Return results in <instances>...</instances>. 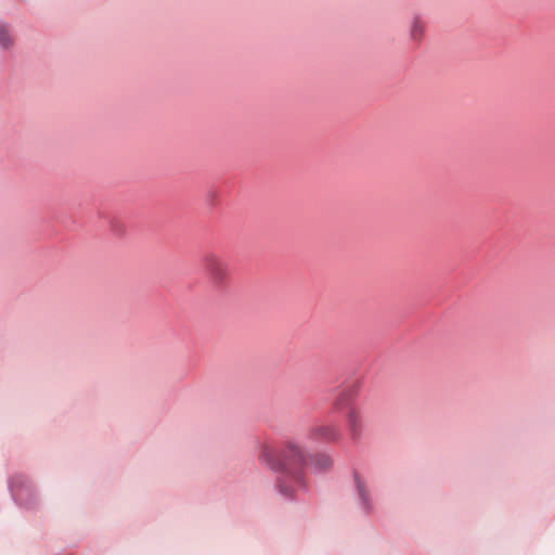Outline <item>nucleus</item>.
I'll list each match as a JSON object with an SVG mask.
<instances>
[{
  "label": "nucleus",
  "instance_id": "1",
  "mask_svg": "<svg viewBox=\"0 0 555 555\" xmlns=\"http://www.w3.org/2000/svg\"><path fill=\"white\" fill-rule=\"evenodd\" d=\"M203 266L207 278L214 286H223L229 280V266L221 256L215 253L205 254Z\"/></svg>",
  "mask_w": 555,
  "mask_h": 555
},
{
  "label": "nucleus",
  "instance_id": "2",
  "mask_svg": "<svg viewBox=\"0 0 555 555\" xmlns=\"http://www.w3.org/2000/svg\"><path fill=\"white\" fill-rule=\"evenodd\" d=\"M281 456L283 461L281 465L284 469H287L288 466H299L305 461L302 450L294 441L285 443L284 448L281 450Z\"/></svg>",
  "mask_w": 555,
  "mask_h": 555
},
{
  "label": "nucleus",
  "instance_id": "3",
  "mask_svg": "<svg viewBox=\"0 0 555 555\" xmlns=\"http://www.w3.org/2000/svg\"><path fill=\"white\" fill-rule=\"evenodd\" d=\"M346 422L349 435L352 439H358L363 429V422L360 411L356 406H350L346 415Z\"/></svg>",
  "mask_w": 555,
  "mask_h": 555
},
{
  "label": "nucleus",
  "instance_id": "4",
  "mask_svg": "<svg viewBox=\"0 0 555 555\" xmlns=\"http://www.w3.org/2000/svg\"><path fill=\"white\" fill-rule=\"evenodd\" d=\"M310 433L312 437L326 441H337L340 438L338 426L332 424L314 426Z\"/></svg>",
  "mask_w": 555,
  "mask_h": 555
},
{
  "label": "nucleus",
  "instance_id": "5",
  "mask_svg": "<svg viewBox=\"0 0 555 555\" xmlns=\"http://www.w3.org/2000/svg\"><path fill=\"white\" fill-rule=\"evenodd\" d=\"M424 30H425L424 23L420 18L415 17L412 21L411 28H410L411 38L415 41L421 40V38L424 34Z\"/></svg>",
  "mask_w": 555,
  "mask_h": 555
},
{
  "label": "nucleus",
  "instance_id": "6",
  "mask_svg": "<svg viewBox=\"0 0 555 555\" xmlns=\"http://www.w3.org/2000/svg\"><path fill=\"white\" fill-rule=\"evenodd\" d=\"M13 40L10 35L9 28L5 24L0 23V46L8 49L12 46Z\"/></svg>",
  "mask_w": 555,
  "mask_h": 555
},
{
  "label": "nucleus",
  "instance_id": "7",
  "mask_svg": "<svg viewBox=\"0 0 555 555\" xmlns=\"http://www.w3.org/2000/svg\"><path fill=\"white\" fill-rule=\"evenodd\" d=\"M274 455H275V452L270 446H267V444L262 446L261 453H260L261 460L270 463Z\"/></svg>",
  "mask_w": 555,
  "mask_h": 555
},
{
  "label": "nucleus",
  "instance_id": "8",
  "mask_svg": "<svg viewBox=\"0 0 555 555\" xmlns=\"http://www.w3.org/2000/svg\"><path fill=\"white\" fill-rule=\"evenodd\" d=\"M356 481H357L358 492H359L361 499L363 500V502L366 503L367 502V494H366L364 485L361 482V480L358 477H356Z\"/></svg>",
  "mask_w": 555,
  "mask_h": 555
},
{
  "label": "nucleus",
  "instance_id": "9",
  "mask_svg": "<svg viewBox=\"0 0 555 555\" xmlns=\"http://www.w3.org/2000/svg\"><path fill=\"white\" fill-rule=\"evenodd\" d=\"M318 465L321 467V468H327L332 465V460L326 456V455H321L319 459H318Z\"/></svg>",
  "mask_w": 555,
  "mask_h": 555
},
{
  "label": "nucleus",
  "instance_id": "10",
  "mask_svg": "<svg viewBox=\"0 0 555 555\" xmlns=\"http://www.w3.org/2000/svg\"><path fill=\"white\" fill-rule=\"evenodd\" d=\"M349 396H350V392H349V391H343V392L340 393V396L338 397V399L336 400L335 405H336L337 408H339V406H340V404H343V402H344L345 400L347 401V400L349 399Z\"/></svg>",
  "mask_w": 555,
  "mask_h": 555
},
{
  "label": "nucleus",
  "instance_id": "11",
  "mask_svg": "<svg viewBox=\"0 0 555 555\" xmlns=\"http://www.w3.org/2000/svg\"><path fill=\"white\" fill-rule=\"evenodd\" d=\"M279 488L283 494H285L288 498L292 496V491L288 489V487L284 485V482L280 481Z\"/></svg>",
  "mask_w": 555,
  "mask_h": 555
},
{
  "label": "nucleus",
  "instance_id": "12",
  "mask_svg": "<svg viewBox=\"0 0 555 555\" xmlns=\"http://www.w3.org/2000/svg\"><path fill=\"white\" fill-rule=\"evenodd\" d=\"M298 482H300V478L298 476L294 477Z\"/></svg>",
  "mask_w": 555,
  "mask_h": 555
}]
</instances>
